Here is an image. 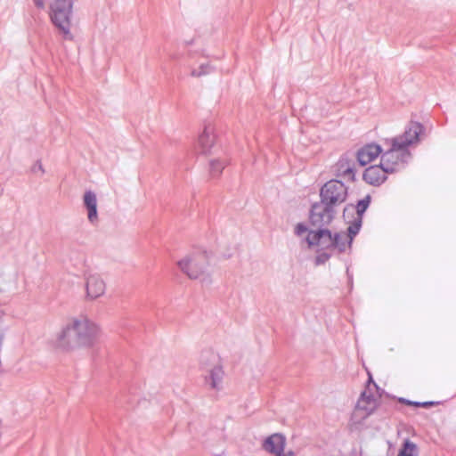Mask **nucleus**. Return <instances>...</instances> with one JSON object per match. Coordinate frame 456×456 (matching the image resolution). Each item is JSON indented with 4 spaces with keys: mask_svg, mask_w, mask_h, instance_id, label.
<instances>
[{
    "mask_svg": "<svg viewBox=\"0 0 456 456\" xmlns=\"http://www.w3.org/2000/svg\"><path fill=\"white\" fill-rule=\"evenodd\" d=\"M387 150L383 148L380 165L389 173L397 171L410 158L408 149H403L396 141L387 140L385 142Z\"/></svg>",
    "mask_w": 456,
    "mask_h": 456,
    "instance_id": "20e7f679",
    "label": "nucleus"
},
{
    "mask_svg": "<svg viewBox=\"0 0 456 456\" xmlns=\"http://www.w3.org/2000/svg\"><path fill=\"white\" fill-rule=\"evenodd\" d=\"M215 139L213 128L210 126L205 127L199 136L196 146L197 151L201 154H208L215 144Z\"/></svg>",
    "mask_w": 456,
    "mask_h": 456,
    "instance_id": "ddd939ff",
    "label": "nucleus"
},
{
    "mask_svg": "<svg viewBox=\"0 0 456 456\" xmlns=\"http://www.w3.org/2000/svg\"><path fill=\"white\" fill-rule=\"evenodd\" d=\"M86 289L88 298L96 299L105 293L106 284L100 275L90 274L86 278Z\"/></svg>",
    "mask_w": 456,
    "mask_h": 456,
    "instance_id": "1a4fd4ad",
    "label": "nucleus"
},
{
    "mask_svg": "<svg viewBox=\"0 0 456 456\" xmlns=\"http://www.w3.org/2000/svg\"><path fill=\"white\" fill-rule=\"evenodd\" d=\"M35 4L39 8H44L45 3L43 0H35Z\"/></svg>",
    "mask_w": 456,
    "mask_h": 456,
    "instance_id": "b1692460",
    "label": "nucleus"
},
{
    "mask_svg": "<svg viewBox=\"0 0 456 456\" xmlns=\"http://www.w3.org/2000/svg\"><path fill=\"white\" fill-rule=\"evenodd\" d=\"M286 438L281 434H273L267 437L263 444L265 451L276 456H294L292 452H284Z\"/></svg>",
    "mask_w": 456,
    "mask_h": 456,
    "instance_id": "6e6552de",
    "label": "nucleus"
},
{
    "mask_svg": "<svg viewBox=\"0 0 456 456\" xmlns=\"http://www.w3.org/2000/svg\"><path fill=\"white\" fill-rule=\"evenodd\" d=\"M74 0H52L50 19L63 34H69L71 24V13Z\"/></svg>",
    "mask_w": 456,
    "mask_h": 456,
    "instance_id": "39448f33",
    "label": "nucleus"
},
{
    "mask_svg": "<svg viewBox=\"0 0 456 456\" xmlns=\"http://www.w3.org/2000/svg\"><path fill=\"white\" fill-rule=\"evenodd\" d=\"M379 395H374L370 392V384L367 389L362 394L359 398L355 411L362 412V417L366 418L371 414L379 405Z\"/></svg>",
    "mask_w": 456,
    "mask_h": 456,
    "instance_id": "0eeeda50",
    "label": "nucleus"
},
{
    "mask_svg": "<svg viewBox=\"0 0 456 456\" xmlns=\"http://www.w3.org/2000/svg\"><path fill=\"white\" fill-rule=\"evenodd\" d=\"M398 401L403 404H406V405H409V406H415L417 407V405H419V402H413V401H410V400H407V399H404V398H399Z\"/></svg>",
    "mask_w": 456,
    "mask_h": 456,
    "instance_id": "aec40b11",
    "label": "nucleus"
},
{
    "mask_svg": "<svg viewBox=\"0 0 456 456\" xmlns=\"http://www.w3.org/2000/svg\"><path fill=\"white\" fill-rule=\"evenodd\" d=\"M102 330L86 315L72 316L56 333L53 344L61 352L94 357L101 349Z\"/></svg>",
    "mask_w": 456,
    "mask_h": 456,
    "instance_id": "f257e3e1",
    "label": "nucleus"
},
{
    "mask_svg": "<svg viewBox=\"0 0 456 456\" xmlns=\"http://www.w3.org/2000/svg\"><path fill=\"white\" fill-rule=\"evenodd\" d=\"M358 230H359V228H358L357 226H354V227L350 226V227L348 228V233H347V234H348L350 237H352V238H353V236H354V235L358 232Z\"/></svg>",
    "mask_w": 456,
    "mask_h": 456,
    "instance_id": "412c9836",
    "label": "nucleus"
},
{
    "mask_svg": "<svg viewBox=\"0 0 456 456\" xmlns=\"http://www.w3.org/2000/svg\"><path fill=\"white\" fill-rule=\"evenodd\" d=\"M416 449V444L407 440L404 443L403 447L400 450L398 456H414Z\"/></svg>",
    "mask_w": 456,
    "mask_h": 456,
    "instance_id": "2eb2a0df",
    "label": "nucleus"
},
{
    "mask_svg": "<svg viewBox=\"0 0 456 456\" xmlns=\"http://www.w3.org/2000/svg\"><path fill=\"white\" fill-rule=\"evenodd\" d=\"M208 72H209V65L202 64L199 67V69H193L191 74L192 77H200L201 76L208 74Z\"/></svg>",
    "mask_w": 456,
    "mask_h": 456,
    "instance_id": "a211bd4d",
    "label": "nucleus"
},
{
    "mask_svg": "<svg viewBox=\"0 0 456 456\" xmlns=\"http://www.w3.org/2000/svg\"><path fill=\"white\" fill-rule=\"evenodd\" d=\"M328 258V256H324V258L322 260H321V257H318L317 261L318 263H320L321 261H324V259H327Z\"/></svg>",
    "mask_w": 456,
    "mask_h": 456,
    "instance_id": "393cba45",
    "label": "nucleus"
},
{
    "mask_svg": "<svg viewBox=\"0 0 456 456\" xmlns=\"http://www.w3.org/2000/svg\"><path fill=\"white\" fill-rule=\"evenodd\" d=\"M369 203H370V197L367 196L365 199L360 200L358 203H357V206H356V211L358 214H362L363 213L368 206H369Z\"/></svg>",
    "mask_w": 456,
    "mask_h": 456,
    "instance_id": "6ab92c4d",
    "label": "nucleus"
},
{
    "mask_svg": "<svg viewBox=\"0 0 456 456\" xmlns=\"http://www.w3.org/2000/svg\"><path fill=\"white\" fill-rule=\"evenodd\" d=\"M227 165L226 159H212L210 161V169L214 175H219Z\"/></svg>",
    "mask_w": 456,
    "mask_h": 456,
    "instance_id": "dca6fc26",
    "label": "nucleus"
},
{
    "mask_svg": "<svg viewBox=\"0 0 456 456\" xmlns=\"http://www.w3.org/2000/svg\"><path fill=\"white\" fill-rule=\"evenodd\" d=\"M346 188L343 183L331 180L321 190V203L313 206L311 219L314 224L328 223L331 219L330 208L346 200Z\"/></svg>",
    "mask_w": 456,
    "mask_h": 456,
    "instance_id": "f03ea898",
    "label": "nucleus"
},
{
    "mask_svg": "<svg viewBox=\"0 0 456 456\" xmlns=\"http://www.w3.org/2000/svg\"><path fill=\"white\" fill-rule=\"evenodd\" d=\"M84 204L88 211V219L91 223L97 221V199L96 195L91 191H86L84 194Z\"/></svg>",
    "mask_w": 456,
    "mask_h": 456,
    "instance_id": "4468645a",
    "label": "nucleus"
},
{
    "mask_svg": "<svg viewBox=\"0 0 456 456\" xmlns=\"http://www.w3.org/2000/svg\"><path fill=\"white\" fill-rule=\"evenodd\" d=\"M383 151V148L376 143L366 144L357 151V160L365 166L376 159Z\"/></svg>",
    "mask_w": 456,
    "mask_h": 456,
    "instance_id": "f8f14e48",
    "label": "nucleus"
},
{
    "mask_svg": "<svg viewBox=\"0 0 456 456\" xmlns=\"http://www.w3.org/2000/svg\"><path fill=\"white\" fill-rule=\"evenodd\" d=\"M307 240L310 245H318L322 248L335 247L339 250H344L346 246L350 247L352 237L346 232L338 233L332 237L330 231L322 230L309 232Z\"/></svg>",
    "mask_w": 456,
    "mask_h": 456,
    "instance_id": "423d86ee",
    "label": "nucleus"
},
{
    "mask_svg": "<svg viewBox=\"0 0 456 456\" xmlns=\"http://www.w3.org/2000/svg\"><path fill=\"white\" fill-rule=\"evenodd\" d=\"M208 263L207 251L201 248H193L179 259L176 265L189 279L196 280L206 273Z\"/></svg>",
    "mask_w": 456,
    "mask_h": 456,
    "instance_id": "7ed1b4c3",
    "label": "nucleus"
},
{
    "mask_svg": "<svg viewBox=\"0 0 456 456\" xmlns=\"http://www.w3.org/2000/svg\"><path fill=\"white\" fill-rule=\"evenodd\" d=\"M436 403L434 402H423V403H419V405H417V407H428V406H433L435 405Z\"/></svg>",
    "mask_w": 456,
    "mask_h": 456,
    "instance_id": "5701e85b",
    "label": "nucleus"
},
{
    "mask_svg": "<svg viewBox=\"0 0 456 456\" xmlns=\"http://www.w3.org/2000/svg\"><path fill=\"white\" fill-rule=\"evenodd\" d=\"M306 231V228L301 224H298L297 226H296V232L297 234H302L304 233Z\"/></svg>",
    "mask_w": 456,
    "mask_h": 456,
    "instance_id": "4be33fe9",
    "label": "nucleus"
},
{
    "mask_svg": "<svg viewBox=\"0 0 456 456\" xmlns=\"http://www.w3.org/2000/svg\"><path fill=\"white\" fill-rule=\"evenodd\" d=\"M211 386L213 388H216L223 377V370L217 367L211 370Z\"/></svg>",
    "mask_w": 456,
    "mask_h": 456,
    "instance_id": "f3484780",
    "label": "nucleus"
},
{
    "mask_svg": "<svg viewBox=\"0 0 456 456\" xmlns=\"http://www.w3.org/2000/svg\"><path fill=\"white\" fill-rule=\"evenodd\" d=\"M388 174L382 165H373L364 170L362 178L367 183L379 186L387 180Z\"/></svg>",
    "mask_w": 456,
    "mask_h": 456,
    "instance_id": "9d476101",
    "label": "nucleus"
},
{
    "mask_svg": "<svg viewBox=\"0 0 456 456\" xmlns=\"http://www.w3.org/2000/svg\"><path fill=\"white\" fill-rule=\"evenodd\" d=\"M421 132V125L417 122H411L403 134L393 138L392 140L398 142L400 146H403V149H407L410 145L419 141V135Z\"/></svg>",
    "mask_w": 456,
    "mask_h": 456,
    "instance_id": "9b49d317",
    "label": "nucleus"
}]
</instances>
